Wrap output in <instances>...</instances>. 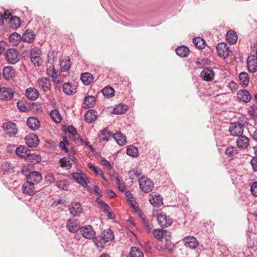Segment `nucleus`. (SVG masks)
<instances>
[{
  "label": "nucleus",
  "mask_w": 257,
  "mask_h": 257,
  "mask_svg": "<svg viewBox=\"0 0 257 257\" xmlns=\"http://www.w3.org/2000/svg\"><path fill=\"white\" fill-rule=\"evenodd\" d=\"M154 237L159 240L163 238V230L161 229H155L153 231Z\"/></svg>",
  "instance_id": "52"
},
{
  "label": "nucleus",
  "mask_w": 257,
  "mask_h": 257,
  "mask_svg": "<svg viewBox=\"0 0 257 257\" xmlns=\"http://www.w3.org/2000/svg\"><path fill=\"white\" fill-rule=\"evenodd\" d=\"M99 204L105 211H107L111 210L109 206L106 203H105L104 202L102 201H100V202H99Z\"/></svg>",
  "instance_id": "64"
},
{
  "label": "nucleus",
  "mask_w": 257,
  "mask_h": 257,
  "mask_svg": "<svg viewBox=\"0 0 257 257\" xmlns=\"http://www.w3.org/2000/svg\"><path fill=\"white\" fill-rule=\"evenodd\" d=\"M102 93L105 97L110 98L114 96V90L111 87L106 86L102 89Z\"/></svg>",
  "instance_id": "47"
},
{
  "label": "nucleus",
  "mask_w": 257,
  "mask_h": 257,
  "mask_svg": "<svg viewBox=\"0 0 257 257\" xmlns=\"http://www.w3.org/2000/svg\"><path fill=\"white\" fill-rule=\"evenodd\" d=\"M250 190L252 195L257 197V181L254 182L251 184Z\"/></svg>",
  "instance_id": "57"
},
{
  "label": "nucleus",
  "mask_w": 257,
  "mask_h": 257,
  "mask_svg": "<svg viewBox=\"0 0 257 257\" xmlns=\"http://www.w3.org/2000/svg\"><path fill=\"white\" fill-rule=\"evenodd\" d=\"M70 59L66 58L61 61L60 63V68L62 71L67 72L70 68Z\"/></svg>",
  "instance_id": "45"
},
{
  "label": "nucleus",
  "mask_w": 257,
  "mask_h": 257,
  "mask_svg": "<svg viewBox=\"0 0 257 257\" xmlns=\"http://www.w3.org/2000/svg\"><path fill=\"white\" fill-rule=\"evenodd\" d=\"M248 248L250 250V252H257V239L250 240L248 243Z\"/></svg>",
  "instance_id": "51"
},
{
  "label": "nucleus",
  "mask_w": 257,
  "mask_h": 257,
  "mask_svg": "<svg viewBox=\"0 0 257 257\" xmlns=\"http://www.w3.org/2000/svg\"><path fill=\"white\" fill-rule=\"evenodd\" d=\"M60 162L62 167L70 169L72 165L76 163V159L73 156H68L61 159Z\"/></svg>",
  "instance_id": "14"
},
{
  "label": "nucleus",
  "mask_w": 257,
  "mask_h": 257,
  "mask_svg": "<svg viewBox=\"0 0 257 257\" xmlns=\"http://www.w3.org/2000/svg\"><path fill=\"white\" fill-rule=\"evenodd\" d=\"M37 85L39 89L44 92H48L51 89V84L49 79L46 77H41L38 79Z\"/></svg>",
  "instance_id": "7"
},
{
  "label": "nucleus",
  "mask_w": 257,
  "mask_h": 257,
  "mask_svg": "<svg viewBox=\"0 0 257 257\" xmlns=\"http://www.w3.org/2000/svg\"><path fill=\"white\" fill-rule=\"evenodd\" d=\"M200 77L206 81L213 80L214 77V71L209 68L204 69L200 74Z\"/></svg>",
  "instance_id": "18"
},
{
  "label": "nucleus",
  "mask_w": 257,
  "mask_h": 257,
  "mask_svg": "<svg viewBox=\"0 0 257 257\" xmlns=\"http://www.w3.org/2000/svg\"><path fill=\"white\" fill-rule=\"evenodd\" d=\"M127 106L122 103L117 105L113 109V113L115 114H122L126 111Z\"/></svg>",
  "instance_id": "37"
},
{
  "label": "nucleus",
  "mask_w": 257,
  "mask_h": 257,
  "mask_svg": "<svg viewBox=\"0 0 257 257\" xmlns=\"http://www.w3.org/2000/svg\"><path fill=\"white\" fill-rule=\"evenodd\" d=\"M6 58L9 63L15 64L19 61L18 52L15 49H9L6 53Z\"/></svg>",
  "instance_id": "8"
},
{
  "label": "nucleus",
  "mask_w": 257,
  "mask_h": 257,
  "mask_svg": "<svg viewBox=\"0 0 257 257\" xmlns=\"http://www.w3.org/2000/svg\"><path fill=\"white\" fill-rule=\"evenodd\" d=\"M236 144L239 148L245 149L249 145V139L247 137L241 135L237 139Z\"/></svg>",
  "instance_id": "27"
},
{
  "label": "nucleus",
  "mask_w": 257,
  "mask_h": 257,
  "mask_svg": "<svg viewBox=\"0 0 257 257\" xmlns=\"http://www.w3.org/2000/svg\"><path fill=\"white\" fill-rule=\"evenodd\" d=\"M101 237L104 242H108L114 239V234L111 229L104 230L101 233Z\"/></svg>",
  "instance_id": "28"
},
{
  "label": "nucleus",
  "mask_w": 257,
  "mask_h": 257,
  "mask_svg": "<svg viewBox=\"0 0 257 257\" xmlns=\"http://www.w3.org/2000/svg\"><path fill=\"white\" fill-rule=\"evenodd\" d=\"M88 167L90 170H93L96 175H100L104 179L106 180L102 171L99 168L93 166L91 163L88 164Z\"/></svg>",
  "instance_id": "50"
},
{
  "label": "nucleus",
  "mask_w": 257,
  "mask_h": 257,
  "mask_svg": "<svg viewBox=\"0 0 257 257\" xmlns=\"http://www.w3.org/2000/svg\"><path fill=\"white\" fill-rule=\"evenodd\" d=\"M81 80L85 85H89L93 81V76L89 73H84L81 74Z\"/></svg>",
  "instance_id": "30"
},
{
  "label": "nucleus",
  "mask_w": 257,
  "mask_h": 257,
  "mask_svg": "<svg viewBox=\"0 0 257 257\" xmlns=\"http://www.w3.org/2000/svg\"><path fill=\"white\" fill-rule=\"evenodd\" d=\"M249 114L253 118H257V106L252 105L248 108Z\"/></svg>",
  "instance_id": "53"
},
{
  "label": "nucleus",
  "mask_w": 257,
  "mask_h": 257,
  "mask_svg": "<svg viewBox=\"0 0 257 257\" xmlns=\"http://www.w3.org/2000/svg\"><path fill=\"white\" fill-rule=\"evenodd\" d=\"M237 97L240 101L247 103L250 101L251 96L247 90L241 89L238 91Z\"/></svg>",
  "instance_id": "20"
},
{
  "label": "nucleus",
  "mask_w": 257,
  "mask_h": 257,
  "mask_svg": "<svg viewBox=\"0 0 257 257\" xmlns=\"http://www.w3.org/2000/svg\"><path fill=\"white\" fill-rule=\"evenodd\" d=\"M50 115L53 120L57 123H60L62 120V117L59 113V112L56 110L54 109L52 110L50 113Z\"/></svg>",
  "instance_id": "44"
},
{
  "label": "nucleus",
  "mask_w": 257,
  "mask_h": 257,
  "mask_svg": "<svg viewBox=\"0 0 257 257\" xmlns=\"http://www.w3.org/2000/svg\"><path fill=\"white\" fill-rule=\"evenodd\" d=\"M26 95L29 99L35 100L38 98L39 93L36 88L30 87L26 89Z\"/></svg>",
  "instance_id": "26"
},
{
  "label": "nucleus",
  "mask_w": 257,
  "mask_h": 257,
  "mask_svg": "<svg viewBox=\"0 0 257 257\" xmlns=\"http://www.w3.org/2000/svg\"><path fill=\"white\" fill-rule=\"evenodd\" d=\"M34 36L33 32L26 30L24 32L22 38L24 42L30 43L34 41Z\"/></svg>",
  "instance_id": "38"
},
{
  "label": "nucleus",
  "mask_w": 257,
  "mask_h": 257,
  "mask_svg": "<svg viewBox=\"0 0 257 257\" xmlns=\"http://www.w3.org/2000/svg\"><path fill=\"white\" fill-rule=\"evenodd\" d=\"M82 235L87 239L93 238L95 235V231L91 225H86L80 228Z\"/></svg>",
  "instance_id": "13"
},
{
  "label": "nucleus",
  "mask_w": 257,
  "mask_h": 257,
  "mask_svg": "<svg viewBox=\"0 0 257 257\" xmlns=\"http://www.w3.org/2000/svg\"><path fill=\"white\" fill-rule=\"evenodd\" d=\"M63 141H61L60 143V147L62 150L64 151L65 152H68V149L67 148V146L69 145L68 141L67 140L66 137H63Z\"/></svg>",
  "instance_id": "54"
},
{
  "label": "nucleus",
  "mask_w": 257,
  "mask_h": 257,
  "mask_svg": "<svg viewBox=\"0 0 257 257\" xmlns=\"http://www.w3.org/2000/svg\"><path fill=\"white\" fill-rule=\"evenodd\" d=\"M64 92L68 95L74 94L76 92V88L75 85L71 83H65L63 85Z\"/></svg>",
  "instance_id": "25"
},
{
  "label": "nucleus",
  "mask_w": 257,
  "mask_h": 257,
  "mask_svg": "<svg viewBox=\"0 0 257 257\" xmlns=\"http://www.w3.org/2000/svg\"><path fill=\"white\" fill-rule=\"evenodd\" d=\"M239 80L240 84L243 87L248 86L249 82L248 74L245 72H242L239 75Z\"/></svg>",
  "instance_id": "31"
},
{
  "label": "nucleus",
  "mask_w": 257,
  "mask_h": 257,
  "mask_svg": "<svg viewBox=\"0 0 257 257\" xmlns=\"http://www.w3.org/2000/svg\"><path fill=\"white\" fill-rule=\"evenodd\" d=\"M69 210L73 216H79L82 212L83 209L79 202H73L69 205Z\"/></svg>",
  "instance_id": "11"
},
{
  "label": "nucleus",
  "mask_w": 257,
  "mask_h": 257,
  "mask_svg": "<svg viewBox=\"0 0 257 257\" xmlns=\"http://www.w3.org/2000/svg\"><path fill=\"white\" fill-rule=\"evenodd\" d=\"M13 171L12 165L8 162L4 163L0 168V174L1 175L8 174Z\"/></svg>",
  "instance_id": "36"
},
{
  "label": "nucleus",
  "mask_w": 257,
  "mask_h": 257,
  "mask_svg": "<svg viewBox=\"0 0 257 257\" xmlns=\"http://www.w3.org/2000/svg\"><path fill=\"white\" fill-rule=\"evenodd\" d=\"M247 66L256 67L257 58L254 55L249 56L247 59Z\"/></svg>",
  "instance_id": "48"
},
{
  "label": "nucleus",
  "mask_w": 257,
  "mask_h": 257,
  "mask_svg": "<svg viewBox=\"0 0 257 257\" xmlns=\"http://www.w3.org/2000/svg\"><path fill=\"white\" fill-rule=\"evenodd\" d=\"M144 253L138 247L133 246L130 252V257H144Z\"/></svg>",
  "instance_id": "40"
},
{
  "label": "nucleus",
  "mask_w": 257,
  "mask_h": 257,
  "mask_svg": "<svg viewBox=\"0 0 257 257\" xmlns=\"http://www.w3.org/2000/svg\"><path fill=\"white\" fill-rule=\"evenodd\" d=\"M157 219L159 224L162 227H167L172 223V219L163 213L158 214L157 216Z\"/></svg>",
  "instance_id": "9"
},
{
  "label": "nucleus",
  "mask_w": 257,
  "mask_h": 257,
  "mask_svg": "<svg viewBox=\"0 0 257 257\" xmlns=\"http://www.w3.org/2000/svg\"><path fill=\"white\" fill-rule=\"evenodd\" d=\"M95 103V98L92 95H88L85 97L83 107L86 108L92 107Z\"/></svg>",
  "instance_id": "33"
},
{
  "label": "nucleus",
  "mask_w": 257,
  "mask_h": 257,
  "mask_svg": "<svg viewBox=\"0 0 257 257\" xmlns=\"http://www.w3.org/2000/svg\"><path fill=\"white\" fill-rule=\"evenodd\" d=\"M243 128V126L241 124L231 123L229 126V131L231 136L239 137L242 135Z\"/></svg>",
  "instance_id": "5"
},
{
  "label": "nucleus",
  "mask_w": 257,
  "mask_h": 257,
  "mask_svg": "<svg viewBox=\"0 0 257 257\" xmlns=\"http://www.w3.org/2000/svg\"><path fill=\"white\" fill-rule=\"evenodd\" d=\"M112 137L116 143L120 146H123L126 143L125 136L119 132L115 133Z\"/></svg>",
  "instance_id": "29"
},
{
  "label": "nucleus",
  "mask_w": 257,
  "mask_h": 257,
  "mask_svg": "<svg viewBox=\"0 0 257 257\" xmlns=\"http://www.w3.org/2000/svg\"><path fill=\"white\" fill-rule=\"evenodd\" d=\"M130 173L131 174V178L133 179L134 178L133 177V175H134L137 177H140L142 175V172L141 170L136 168L131 171Z\"/></svg>",
  "instance_id": "59"
},
{
  "label": "nucleus",
  "mask_w": 257,
  "mask_h": 257,
  "mask_svg": "<svg viewBox=\"0 0 257 257\" xmlns=\"http://www.w3.org/2000/svg\"><path fill=\"white\" fill-rule=\"evenodd\" d=\"M21 38V35L17 33H14L10 36L11 41H18Z\"/></svg>",
  "instance_id": "63"
},
{
  "label": "nucleus",
  "mask_w": 257,
  "mask_h": 257,
  "mask_svg": "<svg viewBox=\"0 0 257 257\" xmlns=\"http://www.w3.org/2000/svg\"><path fill=\"white\" fill-rule=\"evenodd\" d=\"M72 178L83 187H86L89 183V179L83 172H75L72 174Z\"/></svg>",
  "instance_id": "4"
},
{
  "label": "nucleus",
  "mask_w": 257,
  "mask_h": 257,
  "mask_svg": "<svg viewBox=\"0 0 257 257\" xmlns=\"http://www.w3.org/2000/svg\"><path fill=\"white\" fill-rule=\"evenodd\" d=\"M16 154L22 158H27L31 154L30 150L24 146H20L16 149Z\"/></svg>",
  "instance_id": "22"
},
{
  "label": "nucleus",
  "mask_w": 257,
  "mask_h": 257,
  "mask_svg": "<svg viewBox=\"0 0 257 257\" xmlns=\"http://www.w3.org/2000/svg\"><path fill=\"white\" fill-rule=\"evenodd\" d=\"M127 202L128 204L131 205V206L136 211H138L140 210L139 207L137 206V203L134 197H132V199H127Z\"/></svg>",
  "instance_id": "55"
},
{
  "label": "nucleus",
  "mask_w": 257,
  "mask_h": 257,
  "mask_svg": "<svg viewBox=\"0 0 257 257\" xmlns=\"http://www.w3.org/2000/svg\"><path fill=\"white\" fill-rule=\"evenodd\" d=\"M30 58L35 66H40L42 63L41 50L38 48L32 49L30 51Z\"/></svg>",
  "instance_id": "3"
},
{
  "label": "nucleus",
  "mask_w": 257,
  "mask_h": 257,
  "mask_svg": "<svg viewBox=\"0 0 257 257\" xmlns=\"http://www.w3.org/2000/svg\"><path fill=\"white\" fill-rule=\"evenodd\" d=\"M143 223L147 232L150 233L151 232L152 228L149 222L146 219L144 218L143 219Z\"/></svg>",
  "instance_id": "61"
},
{
  "label": "nucleus",
  "mask_w": 257,
  "mask_h": 257,
  "mask_svg": "<svg viewBox=\"0 0 257 257\" xmlns=\"http://www.w3.org/2000/svg\"><path fill=\"white\" fill-rule=\"evenodd\" d=\"M216 50L218 55L223 58H227L229 55V49L226 44L221 43L218 44Z\"/></svg>",
  "instance_id": "19"
},
{
  "label": "nucleus",
  "mask_w": 257,
  "mask_h": 257,
  "mask_svg": "<svg viewBox=\"0 0 257 257\" xmlns=\"http://www.w3.org/2000/svg\"><path fill=\"white\" fill-rule=\"evenodd\" d=\"M93 241L98 248L102 249L104 247L106 242H104L101 236L94 238Z\"/></svg>",
  "instance_id": "49"
},
{
  "label": "nucleus",
  "mask_w": 257,
  "mask_h": 257,
  "mask_svg": "<svg viewBox=\"0 0 257 257\" xmlns=\"http://www.w3.org/2000/svg\"><path fill=\"white\" fill-rule=\"evenodd\" d=\"M66 227L70 232L75 233L80 228V225L77 220L74 218H71L67 220Z\"/></svg>",
  "instance_id": "12"
},
{
  "label": "nucleus",
  "mask_w": 257,
  "mask_h": 257,
  "mask_svg": "<svg viewBox=\"0 0 257 257\" xmlns=\"http://www.w3.org/2000/svg\"><path fill=\"white\" fill-rule=\"evenodd\" d=\"M27 123L28 127L32 130H37L40 126L39 120L35 117H29Z\"/></svg>",
  "instance_id": "24"
},
{
  "label": "nucleus",
  "mask_w": 257,
  "mask_h": 257,
  "mask_svg": "<svg viewBox=\"0 0 257 257\" xmlns=\"http://www.w3.org/2000/svg\"><path fill=\"white\" fill-rule=\"evenodd\" d=\"M110 137L111 134L108 130L105 128L101 131L100 135L99 137L100 142L108 141Z\"/></svg>",
  "instance_id": "43"
},
{
  "label": "nucleus",
  "mask_w": 257,
  "mask_h": 257,
  "mask_svg": "<svg viewBox=\"0 0 257 257\" xmlns=\"http://www.w3.org/2000/svg\"><path fill=\"white\" fill-rule=\"evenodd\" d=\"M238 151L235 147L230 146L226 148L225 150V154L230 158H233L238 154Z\"/></svg>",
  "instance_id": "39"
},
{
  "label": "nucleus",
  "mask_w": 257,
  "mask_h": 257,
  "mask_svg": "<svg viewBox=\"0 0 257 257\" xmlns=\"http://www.w3.org/2000/svg\"><path fill=\"white\" fill-rule=\"evenodd\" d=\"M226 39L228 43L232 45L237 42L238 37L236 33L234 31L230 30L226 34Z\"/></svg>",
  "instance_id": "32"
},
{
  "label": "nucleus",
  "mask_w": 257,
  "mask_h": 257,
  "mask_svg": "<svg viewBox=\"0 0 257 257\" xmlns=\"http://www.w3.org/2000/svg\"><path fill=\"white\" fill-rule=\"evenodd\" d=\"M14 96V92L12 89L8 87L0 88V99L8 100L11 99Z\"/></svg>",
  "instance_id": "17"
},
{
  "label": "nucleus",
  "mask_w": 257,
  "mask_h": 257,
  "mask_svg": "<svg viewBox=\"0 0 257 257\" xmlns=\"http://www.w3.org/2000/svg\"><path fill=\"white\" fill-rule=\"evenodd\" d=\"M27 177L28 182H31L34 185L38 184L42 179V177L40 173L37 171L29 172L28 174L24 173Z\"/></svg>",
  "instance_id": "6"
},
{
  "label": "nucleus",
  "mask_w": 257,
  "mask_h": 257,
  "mask_svg": "<svg viewBox=\"0 0 257 257\" xmlns=\"http://www.w3.org/2000/svg\"><path fill=\"white\" fill-rule=\"evenodd\" d=\"M56 184L59 188L63 190H65L67 188V184L65 181L63 180L57 182Z\"/></svg>",
  "instance_id": "62"
},
{
  "label": "nucleus",
  "mask_w": 257,
  "mask_h": 257,
  "mask_svg": "<svg viewBox=\"0 0 257 257\" xmlns=\"http://www.w3.org/2000/svg\"><path fill=\"white\" fill-rule=\"evenodd\" d=\"M176 53L181 57H186L189 54V50L185 46H181L176 49Z\"/></svg>",
  "instance_id": "35"
},
{
  "label": "nucleus",
  "mask_w": 257,
  "mask_h": 257,
  "mask_svg": "<svg viewBox=\"0 0 257 257\" xmlns=\"http://www.w3.org/2000/svg\"><path fill=\"white\" fill-rule=\"evenodd\" d=\"M26 144L30 148H35L39 144V139L37 135L29 134L25 138Z\"/></svg>",
  "instance_id": "15"
},
{
  "label": "nucleus",
  "mask_w": 257,
  "mask_h": 257,
  "mask_svg": "<svg viewBox=\"0 0 257 257\" xmlns=\"http://www.w3.org/2000/svg\"><path fill=\"white\" fill-rule=\"evenodd\" d=\"M171 239L165 240V246L169 251H172L175 246L171 242Z\"/></svg>",
  "instance_id": "58"
},
{
  "label": "nucleus",
  "mask_w": 257,
  "mask_h": 257,
  "mask_svg": "<svg viewBox=\"0 0 257 257\" xmlns=\"http://www.w3.org/2000/svg\"><path fill=\"white\" fill-rule=\"evenodd\" d=\"M126 154L128 156L132 157H137L138 156L139 151L138 148L133 146H130L127 147L126 150Z\"/></svg>",
  "instance_id": "46"
},
{
  "label": "nucleus",
  "mask_w": 257,
  "mask_h": 257,
  "mask_svg": "<svg viewBox=\"0 0 257 257\" xmlns=\"http://www.w3.org/2000/svg\"><path fill=\"white\" fill-rule=\"evenodd\" d=\"M140 189L145 193H149L153 189L154 183L148 177H141L139 179Z\"/></svg>",
  "instance_id": "1"
},
{
  "label": "nucleus",
  "mask_w": 257,
  "mask_h": 257,
  "mask_svg": "<svg viewBox=\"0 0 257 257\" xmlns=\"http://www.w3.org/2000/svg\"><path fill=\"white\" fill-rule=\"evenodd\" d=\"M53 79V81L56 83H59L61 81V76L58 74V72L56 71L54 73L53 75L50 76Z\"/></svg>",
  "instance_id": "56"
},
{
  "label": "nucleus",
  "mask_w": 257,
  "mask_h": 257,
  "mask_svg": "<svg viewBox=\"0 0 257 257\" xmlns=\"http://www.w3.org/2000/svg\"><path fill=\"white\" fill-rule=\"evenodd\" d=\"M185 245L192 249L195 248L198 245L196 238L193 236H187L183 239Z\"/></svg>",
  "instance_id": "23"
},
{
  "label": "nucleus",
  "mask_w": 257,
  "mask_h": 257,
  "mask_svg": "<svg viewBox=\"0 0 257 257\" xmlns=\"http://www.w3.org/2000/svg\"><path fill=\"white\" fill-rule=\"evenodd\" d=\"M163 201L161 196L156 192H152L149 195V201L153 206L159 207L162 205Z\"/></svg>",
  "instance_id": "10"
},
{
  "label": "nucleus",
  "mask_w": 257,
  "mask_h": 257,
  "mask_svg": "<svg viewBox=\"0 0 257 257\" xmlns=\"http://www.w3.org/2000/svg\"><path fill=\"white\" fill-rule=\"evenodd\" d=\"M3 128L5 133L10 137H13L18 133L17 124L12 121H7L3 124Z\"/></svg>",
  "instance_id": "2"
},
{
  "label": "nucleus",
  "mask_w": 257,
  "mask_h": 257,
  "mask_svg": "<svg viewBox=\"0 0 257 257\" xmlns=\"http://www.w3.org/2000/svg\"><path fill=\"white\" fill-rule=\"evenodd\" d=\"M3 75L6 80H12L15 77L16 71L12 66H6L3 69Z\"/></svg>",
  "instance_id": "21"
},
{
  "label": "nucleus",
  "mask_w": 257,
  "mask_h": 257,
  "mask_svg": "<svg viewBox=\"0 0 257 257\" xmlns=\"http://www.w3.org/2000/svg\"><path fill=\"white\" fill-rule=\"evenodd\" d=\"M96 111L94 110L90 109L88 110L85 114V120L89 123H92L96 119Z\"/></svg>",
  "instance_id": "34"
},
{
  "label": "nucleus",
  "mask_w": 257,
  "mask_h": 257,
  "mask_svg": "<svg viewBox=\"0 0 257 257\" xmlns=\"http://www.w3.org/2000/svg\"><path fill=\"white\" fill-rule=\"evenodd\" d=\"M10 25L12 28L16 29L19 28L21 25L20 18L17 16L11 17L10 20Z\"/></svg>",
  "instance_id": "42"
},
{
  "label": "nucleus",
  "mask_w": 257,
  "mask_h": 257,
  "mask_svg": "<svg viewBox=\"0 0 257 257\" xmlns=\"http://www.w3.org/2000/svg\"><path fill=\"white\" fill-rule=\"evenodd\" d=\"M100 162L103 166L106 167L108 170H111L112 167L109 162L103 158H101L100 160Z\"/></svg>",
  "instance_id": "60"
},
{
  "label": "nucleus",
  "mask_w": 257,
  "mask_h": 257,
  "mask_svg": "<svg viewBox=\"0 0 257 257\" xmlns=\"http://www.w3.org/2000/svg\"><path fill=\"white\" fill-rule=\"evenodd\" d=\"M22 191L26 195H33L36 192L35 185L31 182L27 181L23 185Z\"/></svg>",
  "instance_id": "16"
},
{
  "label": "nucleus",
  "mask_w": 257,
  "mask_h": 257,
  "mask_svg": "<svg viewBox=\"0 0 257 257\" xmlns=\"http://www.w3.org/2000/svg\"><path fill=\"white\" fill-rule=\"evenodd\" d=\"M193 43L195 46L198 49H203L205 47V41L201 37H196L193 39Z\"/></svg>",
  "instance_id": "41"
}]
</instances>
